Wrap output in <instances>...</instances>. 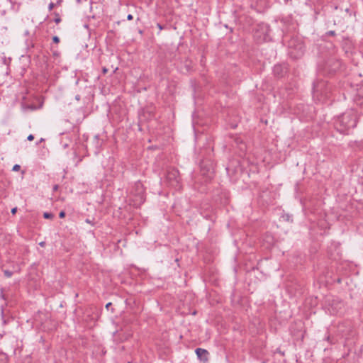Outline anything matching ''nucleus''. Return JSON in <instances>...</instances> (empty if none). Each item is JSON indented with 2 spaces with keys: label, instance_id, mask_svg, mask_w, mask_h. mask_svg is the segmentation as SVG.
Listing matches in <instances>:
<instances>
[{
  "label": "nucleus",
  "instance_id": "obj_23",
  "mask_svg": "<svg viewBox=\"0 0 363 363\" xmlns=\"http://www.w3.org/2000/svg\"><path fill=\"white\" fill-rule=\"evenodd\" d=\"M102 71H103V73L105 74L106 73H107V72H108V69H107V68H106V67H104V68H103V69H102Z\"/></svg>",
  "mask_w": 363,
  "mask_h": 363
},
{
  "label": "nucleus",
  "instance_id": "obj_19",
  "mask_svg": "<svg viewBox=\"0 0 363 363\" xmlns=\"http://www.w3.org/2000/svg\"><path fill=\"white\" fill-rule=\"evenodd\" d=\"M55 7V4L51 2L50 4H49V10L51 11L53 9V8Z\"/></svg>",
  "mask_w": 363,
  "mask_h": 363
},
{
  "label": "nucleus",
  "instance_id": "obj_3",
  "mask_svg": "<svg viewBox=\"0 0 363 363\" xmlns=\"http://www.w3.org/2000/svg\"><path fill=\"white\" fill-rule=\"evenodd\" d=\"M342 62L340 60L330 57L320 66V70L325 75H333L340 70Z\"/></svg>",
  "mask_w": 363,
  "mask_h": 363
},
{
  "label": "nucleus",
  "instance_id": "obj_10",
  "mask_svg": "<svg viewBox=\"0 0 363 363\" xmlns=\"http://www.w3.org/2000/svg\"><path fill=\"white\" fill-rule=\"evenodd\" d=\"M59 189L60 186L58 184H55L52 187V195L51 197L52 202L63 201L59 192Z\"/></svg>",
  "mask_w": 363,
  "mask_h": 363
},
{
  "label": "nucleus",
  "instance_id": "obj_16",
  "mask_svg": "<svg viewBox=\"0 0 363 363\" xmlns=\"http://www.w3.org/2000/svg\"><path fill=\"white\" fill-rule=\"evenodd\" d=\"M53 43L57 44L60 42V38L57 36H54L52 38Z\"/></svg>",
  "mask_w": 363,
  "mask_h": 363
},
{
  "label": "nucleus",
  "instance_id": "obj_1",
  "mask_svg": "<svg viewBox=\"0 0 363 363\" xmlns=\"http://www.w3.org/2000/svg\"><path fill=\"white\" fill-rule=\"evenodd\" d=\"M357 112L354 109H350L341 115L334 118V128L343 135H349L356 128L358 123Z\"/></svg>",
  "mask_w": 363,
  "mask_h": 363
},
{
  "label": "nucleus",
  "instance_id": "obj_12",
  "mask_svg": "<svg viewBox=\"0 0 363 363\" xmlns=\"http://www.w3.org/2000/svg\"><path fill=\"white\" fill-rule=\"evenodd\" d=\"M54 14H55V19H54V21H55L57 24V23H60V22H61V18H60V16H59V14H58V13H55Z\"/></svg>",
  "mask_w": 363,
  "mask_h": 363
},
{
  "label": "nucleus",
  "instance_id": "obj_13",
  "mask_svg": "<svg viewBox=\"0 0 363 363\" xmlns=\"http://www.w3.org/2000/svg\"><path fill=\"white\" fill-rule=\"evenodd\" d=\"M44 218H53V214L52 213H45L44 215H43Z\"/></svg>",
  "mask_w": 363,
  "mask_h": 363
},
{
  "label": "nucleus",
  "instance_id": "obj_27",
  "mask_svg": "<svg viewBox=\"0 0 363 363\" xmlns=\"http://www.w3.org/2000/svg\"><path fill=\"white\" fill-rule=\"evenodd\" d=\"M111 306V303H108L106 304V307L108 309V308Z\"/></svg>",
  "mask_w": 363,
  "mask_h": 363
},
{
  "label": "nucleus",
  "instance_id": "obj_26",
  "mask_svg": "<svg viewBox=\"0 0 363 363\" xmlns=\"http://www.w3.org/2000/svg\"><path fill=\"white\" fill-rule=\"evenodd\" d=\"M75 99H76L77 101L80 100V96H79V95H77V96H75Z\"/></svg>",
  "mask_w": 363,
  "mask_h": 363
},
{
  "label": "nucleus",
  "instance_id": "obj_18",
  "mask_svg": "<svg viewBox=\"0 0 363 363\" xmlns=\"http://www.w3.org/2000/svg\"><path fill=\"white\" fill-rule=\"evenodd\" d=\"M157 27L159 28L160 31L164 29V26H162L160 23H157Z\"/></svg>",
  "mask_w": 363,
  "mask_h": 363
},
{
  "label": "nucleus",
  "instance_id": "obj_28",
  "mask_svg": "<svg viewBox=\"0 0 363 363\" xmlns=\"http://www.w3.org/2000/svg\"><path fill=\"white\" fill-rule=\"evenodd\" d=\"M82 160V158H79V160H78V162H77V164H78L79 162H80Z\"/></svg>",
  "mask_w": 363,
  "mask_h": 363
},
{
  "label": "nucleus",
  "instance_id": "obj_6",
  "mask_svg": "<svg viewBox=\"0 0 363 363\" xmlns=\"http://www.w3.org/2000/svg\"><path fill=\"white\" fill-rule=\"evenodd\" d=\"M213 201L216 204H228L230 202V193L225 189H217L213 195Z\"/></svg>",
  "mask_w": 363,
  "mask_h": 363
},
{
  "label": "nucleus",
  "instance_id": "obj_30",
  "mask_svg": "<svg viewBox=\"0 0 363 363\" xmlns=\"http://www.w3.org/2000/svg\"><path fill=\"white\" fill-rule=\"evenodd\" d=\"M117 69H118L117 67L114 69L115 72H116Z\"/></svg>",
  "mask_w": 363,
  "mask_h": 363
},
{
  "label": "nucleus",
  "instance_id": "obj_17",
  "mask_svg": "<svg viewBox=\"0 0 363 363\" xmlns=\"http://www.w3.org/2000/svg\"><path fill=\"white\" fill-rule=\"evenodd\" d=\"M27 139H28V140H29V141H33V140H34V136H33L32 134H30V135H29L28 136V138H27Z\"/></svg>",
  "mask_w": 363,
  "mask_h": 363
},
{
  "label": "nucleus",
  "instance_id": "obj_25",
  "mask_svg": "<svg viewBox=\"0 0 363 363\" xmlns=\"http://www.w3.org/2000/svg\"><path fill=\"white\" fill-rule=\"evenodd\" d=\"M11 212L13 214H14L16 212V208H13Z\"/></svg>",
  "mask_w": 363,
  "mask_h": 363
},
{
  "label": "nucleus",
  "instance_id": "obj_20",
  "mask_svg": "<svg viewBox=\"0 0 363 363\" xmlns=\"http://www.w3.org/2000/svg\"><path fill=\"white\" fill-rule=\"evenodd\" d=\"M111 175L110 174L109 176H108L106 174H105V177H106V181H111Z\"/></svg>",
  "mask_w": 363,
  "mask_h": 363
},
{
  "label": "nucleus",
  "instance_id": "obj_9",
  "mask_svg": "<svg viewBox=\"0 0 363 363\" xmlns=\"http://www.w3.org/2000/svg\"><path fill=\"white\" fill-rule=\"evenodd\" d=\"M104 144V140L99 138L98 135H96L91 142V145H94L93 147V152L94 154H97L99 152L100 148Z\"/></svg>",
  "mask_w": 363,
  "mask_h": 363
},
{
  "label": "nucleus",
  "instance_id": "obj_14",
  "mask_svg": "<svg viewBox=\"0 0 363 363\" xmlns=\"http://www.w3.org/2000/svg\"><path fill=\"white\" fill-rule=\"evenodd\" d=\"M326 36H334L335 35V30H330L325 33Z\"/></svg>",
  "mask_w": 363,
  "mask_h": 363
},
{
  "label": "nucleus",
  "instance_id": "obj_11",
  "mask_svg": "<svg viewBox=\"0 0 363 363\" xmlns=\"http://www.w3.org/2000/svg\"><path fill=\"white\" fill-rule=\"evenodd\" d=\"M196 353L201 360H203L204 362H206L208 360V352L207 350L201 348H197L196 350Z\"/></svg>",
  "mask_w": 363,
  "mask_h": 363
},
{
  "label": "nucleus",
  "instance_id": "obj_8",
  "mask_svg": "<svg viewBox=\"0 0 363 363\" xmlns=\"http://www.w3.org/2000/svg\"><path fill=\"white\" fill-rule=\"evenodd\" d=\"M128 202V204H130V203L132 202L133 203V204H143V203H145V199L143 193V189H139L138 194L135 195L134 198H130Z\"/></svg>",
  "mask_w": 363,
  "mask_h": 363
},
{
  "label": "nucleus",
  "instance_id": "obj_21",
  "mask_svg": "<svg viewBox=\"0 0 363 363\" xmlns=\"http://www.w3.org/2000/svg\"><path fill=\"white\" fill-rule=\"evenodd\" d=\"M60 218H62L65 216V213L64 211H61L59 215Z\"/></svg>",
  "mask_w": 363,
  "mask_h": 363
},
{
  "label": "nucleus",
  "instance_id": "obj_2",
  "mask_svg": "<svg viewBox=\"0 0 363 363\" xmlns=\"http://www.w3.org/2000/svg\"><path fill=\"white\" fill-rule=\"evenodd\" d=\"M200 177L195 181L194 187L199 191H206V184L208 183L214 176V164L210 160H202L200 163Z\"/></svg>",
  "mask_w": 363,
  "mask_h": 363
},
{
  "label": "nucleus",
  "instance_id": "obj_5",
  "mask_svg": "<svg viewBox=\"0 0 363 363\" xmlns=\"http://www.w3.org/2000/svg\"><path fill=\"white\" fill-rule=\"evenodd\" d=\"M289 48L291 50L290 53L294 57H299L303 55L305 51V46L303 43L296 38H291L289 41Z\"/></svg>",
  "mask_w": 363,
  "mask_h": 363
},
{
  "label": "nucleus",
  "instance_id": "obj_4",
  "mask_svg": "<svg viewBox=\"0 0 363 363\" xmlns=\"http://www.w3.org/2000/svg\"><path fill=\"white\" fill-rule=\"evenodd\" d=\"M165 183L175 190H179L182 188L179 172L177 169L170 167L167 169Z\"/></svg>",
  "mask_w": 363,
  "mask_h": 363
},
{
  "label": "nucleus",
  "instance_id": "obj_22",
  "mask_svg": "<svg viewBox=\"0 0 363 363\" xmlns=\"http://www.w3.org/2000/svg\"><path fill=\"white\" fill-rule=\"evenodd\" d=\"M133 18V15H132V14H128V15L127 16V19H128V21H130V20H132Z\"/></svg>",
  "mask_w": 363,
  "mask_h": 363
},
{
  "label": "nucleus",
  "instance_id": "obj_15",
  "mask_svg": "<svg viewBox=\"0 0 363 363\" xmlns=\"http://www.w3.org/2000/svg\"><path fill=\"white\" fill-rule=\"evenodd\" d=\"M21 169V166L19 164H15L13 167V171L18 172Z\"/></svg>",
  "mask_w": 363,
  "mask_h": 363
},
{
  "label": "nucleus",
  "instance_id": "obj_7",
  "mask_svg": "<svg viewBox=\"0 0 363 363\" xmlns=\"http://www.w3.org/2000/svg\"><path fill=\"white\" fill-rule=\"evenodd\" d=\"M272 72L275 77L281 78L287 72V66L285 64H277L274 66Z\"/></svg>",
  "mask_w": 363,
  "mask_h": 363
},
{
  "label": "nucleus",
  "instance_id": "obj_29",
  "mask_svg": "<svg viewBox=\"0 0 363 363\" xmlns=\"http://www.w3.org/2000/svg\"><path fill=\"white\" fill-rule=\"evenodd\" d=\"M313 91H315L316 88L315 87V86H313Z\"/></svg>",
  "mask_w": 363,
  "mask_h": 363
},
{
  "label": "nucleus",
  "instance_id": "obj_24",
  "mask_svg": "<svg viewBox=\"0 0 363 363\" xmlns=\"http://www.w3.org/2000/svg\"><path fill=\"white\" fill-rule=\"evenodd\" d=\"M27 106H28V108H29L30 109H34L35 108V106H29V105H28Z\"/></svg>",
  "mask_w": 363,
  "mask_h": 363
}]
</instances>
